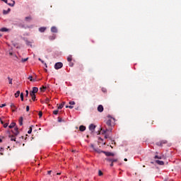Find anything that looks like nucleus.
<instances>
[{"instance_id": "obj_1", "label": "nucleus", "mask_w": 181, "mask_h": 181, "mask_svg": "<svg viewBox=\"0 0 181 181\" xmlns=\"http://www.w3.org/2000/svg\"><path fill=\"white\" fill-rule=\"evenodd\" d=\"M114 122H115V119L111 117L106 122L105 130H103V134L105 135V139H112V136L111 132H112V127L114 126Z\"/></svg>"}, {"instance_id": "obj_2", "label": "nucleus", "mask_w": 181, "mask_h": 181, "mask_svg": "<svg viewBox=\"0 0 181 181\" xmlns=\"http://www.w3.org/2000/svg\"><path fill=\"white\" fill-rule=\"evenodd\" d=\"M90 146H91V148H93V149H94V151H95V152H98V153H101V152H102V153H105V155L106 156H114V153H111V152H105V151H101V150H100V149H98V148H95L93 144H91Z\"/></svg>"}, {"instance_id": "obj_3", "label": "nucleus", "mask_w": 181, "mask_h": 181, "mask_svg": "<svg viewBox=\"0 0 181 181\" xmlns=\"http://www.w3.org/2000/svg\"><path fill=\"white\" fill-rule=\"evenodd\" d=\"M117 159H107V165H110V166L112 167L114 166V163H117Z\"/></svg>"}, {"instance_id": "obj_4", "label": "nucleus", "mask_w": 181, "mask_h": 181, "mask_svg": "<svg viewBox=\"0 0 181 181\" xmlns=\"http://www.w3.org/2000/svg\"><path fill=\"white\" fill-rule=\"evenodd\" d=\"M63 67V63L62 62H57L54 64V69L59 70V69H62Z\"/></svg>"}, {"instance_id": "obj_5", "label": "nucleus", "mask_w": 181, "mask_h": 181, "mask_svg": "<svg viewBox=\"0 0 181 181\" xmlns=\"http://www.w3.org/2000/svg\"><path fill=\"white\" fill-rule=\"evenodd\" d=\"M166 144H168V141H166V140H163V141L156 143L157 146H163V145H165Z\"/></svg>"}, {"instance_id": "obj_6", "label": "nucleus", "mask_w": 181, "mask_h": 181, "mask_svg": "<svg viewBox=\"0 0 181 181\" xmlns=\"http://www.w3.org/2000/svg\"><path fill=\"white\" fill-rule=\"evenodd\" d=\"M11 132L13 134V135H14L15 136H18V135H19V130L18 127H15L14 130H12Z\"/></svg>"}, {"instance_id": "obj_7", "label": "nucleus", "mask_w": 181, "mask_h": 181, "mask_svg": "<svg viewBox=\"0 0 181 181\" xmlns=\"http://www.w3.org/2000/svg\"><path fill=\"white\" fill-rule=\"evenodd\" d=\"M39 91V88L37 87H33V90L30 92V94H36Z\"/></svg>"}, {"instance_id": "obj_8", "label": "nucleus", "mask_w": 181, "mask_h": 181, "mask_svg": "<svg viewBox=\"0 0 181 181\" xmlns=\"http://www.w3.org/2000/svg\"><path fill=\"white\" fill-rule=\"evenodd\" d=\"M3 1V2H5V4H8L9 6H15V1L11 0L12 1V4L11 3H8V0H1Z\"/></svg>"}, {"instance_id": "obj_9", "label": "nucleus", "mask_w": 181, "mask_h": 181, "mask_svg": "<svg viewBox=\"0 0 181 181\" xmlns=\"http://www.w3.org/2000/svg\"><path fill=\"white\" fill-rule=\"evenodd\" d=\"M8 138L10 139V141H14V142H16V136H15L14 134L9 135Z\"/></svg>"}, {"instance_id": "obj_10", "label": "nucleus", "mask_w": 181, "mask_h": 181, "mask_svg": "<svg viewBox=\"0 0 181 181\" xmlns=\"http://www.w3.org/2000/svg\"><path fill=\"white\" fill-rule=\"evenodd\" d=\"M89 129L90 131H91V132H94V131L95 130V125H94L93 124H90Z\"/></svg>"}, {"instance_id": "obj_11", "label": "nucleus", "mask_w": 181, "mask_h": 181, "mask_svg": "<svg viewBox=\"0 0 181 181\" xmlns=\"http://www.w3.org/2000/svg\"><path fill=\"white\" fill-rule=\"evenodd\" d=\"M98 111L99 112H103V111H104V107H103V105H100L98 107Z\"/></svg>"}, {"instance_id": "obj_12", "label": "nucleus", "mask_w": 181, "mask_h": 181, "mask_svg": "<svg viewBox=\"0 0 181 181\" xmlns=\"http://www.w3.org/2000/svg\"><path fill=\"white\" fill-rule=\"evenodd\" d=\"M30 95L33 100V101H36V95L33 93H30Z\"/></svg>"}, {"instance_id": "obj_13", "label": "nucleus", "mask_w": 181, "mask_h": 181, "mask_svg": "<svg viewBox=\"0 0 181 181\" xmlns=\"http://www.w3.org/2000/svg\"><path fill=\"white\" fill-rule=\"evenodd\" d=\"M51 32H52L53 33H57V28L52 27Z\"/></svg>"}, {"instance_id": "obj_14", "label": "nucleus", "mask_w": 181, "mask_h": 181, "mask_svg": "<svg viewBox=\"0 0 181 181\" xmlns=\"http://www.w3.org/2000/svg\"><path fill=\"white\" fill-rule=\"evenodd\" d=\"M10 107H11L12 111H15V110L17 109L16 106H15V104H13V103H11Z\"/></svg>"}, {"instance_id": "obj_15", "label": "nucleus", "mask_w": 181, "mask_h": 181, "mask_svg": "<svg viewBox=\"0 0 181 181\" xmlns=\"http://www.w3.org/2000/svg\"><path fill=\"white\" fill-rule=\"evenodd\" d=\"M18 122H19V125H21V126L23 125V117H20Z\"/></svg>"}, {"instance_id": "obj_16", "label": "nucleus", "mask_w": 181, "mask_h": 181, "mask_svg": "<svg viewBox=\"0 0 181 181\" xmlns=\"http://www.w3.org/2000/svg\"><path fill=\"white\" fill-rule=\"evenodd\" d=\"M16 125V122H11V124L8 126V128L11 129V128H15V126Z\"/></svg>"}, {"instance_id": "obj_17", "label": "nucleus", "mask_w": 181, "mask_h": 181, "mask_svg": "<svg viewBox=\"0 0 181 181\" xmlns=\"http://www.w3.org/2000/svg\"><path fill=\"white\" fill-rule=\"evenodd\" d=\"M86 129V127L83 125H81L79 127V131H81V132H83V131Z\"/></svg>"}, {"instance_id": "obj_18", "label": "nucleus", "mask_w": 181, "mask_h": 181, "mask_svg": "<svg viewBox=\"0 0 181 181\" xmlns=\"http://www.w3.org/2000/svg\"><path fill=\"white\" fill-rule=\"evenodd\" d=\"M9 12H11V8H8L7 11H6V10H4V11H3L4 15H8V13Z\"/></svg>"}, {"instance_id": "obj_19", "label": "nucleus", "mask_w": 181, "mask_h": 181, "mask_svg": "<svg viewBox=\"0 0 181 181\" xmlns=\"http://www.w3.org/2000/svg\"><path fill=\"white\" fill-rule=\"evenodd\" d=\"M64 104H66L65 102H63L61 105L58 106V110H62L64 107Z\"/></svg>"}, {"instance_id": "obj_20", "label": "nucleus", "mask_w": 181, "mask_h": 181, "mask_svg": "<svg viewBox=\"0 0 181 181\" xmlns=\"http://www.w3.org/2000/svg\"><path fill=\"white\" fill-rule=\"evenodd\" d=\"M156 163H158V165H164L165 163L162 160H156Z\"/></svg>"}, {"instance_id": "obj_21", "label": "nucleus", "mask_w": 181, "mask_h": 181, "mask_svg": "<svg viewBox=\"0 0 181 181\" xmlns=\"http://www.w3.org/2000/svg\"><path fill=\"white\" fill-rule=\"evenodd\" d=\"M25 21L26 22H30V21H32V16H28V17H25Z\"/></svg>"}, {"instance_id": "obj_22", "label": "nucleus", "mask_w": 181, "mask_h": 181, "mask_svg": "<svg viewBox=\"0 0 181 181\" xmlns=\"http://www.w3.org/2000/svg\"><path fill=\"white\" fill-rule=\"evenodd\" d=\"M39 30H40V32L43 33L46 30V28L41 27V28H39Z\"/></svg>"}, {"instance_id": "obj_23", "label": "nucleus", "mask_w": 181, "mask_h": 181, "mask_svg": "<svg viewBox=\"0 0 181 181\" xmlns=\"http://www.w3.org/2000/svg\"><path fill=\"white\" fill-rule=\"evenodd\" d=\"M19 95H21V91L18 90V91L15 93V97H16V98H18V97H19Z\"/></svg>"}, {"instance_id": "obj_24", "label": "nucleus", "mask_w": 181, "mask_h": 181, "mask_svg": "<svg viewBox=\"0 0 181 181\" xmlns=\"http://www.w3.org/2000/svg\"><path fill=\"white\" fill-rule=\"evenodd\" d=\"M0 32H8V28H2L0 29Z\"/></svg>"}, {"instance_id": "obj_25", "label": "nucleus", "mask_w": 181, "mask_h": 181, "mask_svg": "<svg viewBox=\"0 0 181 181\" xmlns=\"http://www.w3.org/2000/svg\"><path fill=\"white\" fill-rule=\"evenodd\" d=\"M28 80H30V81H36V79H33V77L32 76L28 77Z\"/></svg>"}, {"instance_id": "obj_26", "label": "nucleus", "mask_w": 181, "mask_h": 181, "mask_svg": "<svg viewBox=\"0 0 181 181\" xmlns=\"http://www.w3.org/2000/svg\"><path fill=\"white\" fill-rule=\"evenodd\" d=\"M40 91H42V93H45V90H46V86H42L40 88Z\"/></svg>"}, {"instance_id": "obj_27", "label": "nucleus", "mask_w": 181, "mask_h": 181, "mask_svg": "<svg viewBox=\"0 0 181 181\" xmlns=\"http://www.w3.org/2000/svg\"><path fill=\"white\" fill-rule=\"evenodd\" d=\"M25 43H26L27 46H32V42H30L28 41V40H26V41H25Z\"/></svg>"}, {"instance_id": "obj_28", "label": "nucleus", "mask_w": 181, "mask_h": 181, "mask_svg": "<svg viewBox=\"0 0 181 181\" xmlns=\"http://www.w3.org/2000/svg\"><path fill=\"white\" fill-rule=\"evenodd\" d=\"M155 159H163V157H161V156H158V155H156L155 157H154Z\"/></svg>"}, {"instance_id": "obj_29", "label": "nucleus", "mask_w": 181, "mask_h": 181, "mask_svg": "<svg viewBox=\"0 0 181 181\" xmlns=\"http://www.w3.org/2000/svg\"><path fill=\"white\" fill-rule=\"evenodd\" d=\"M8 125H9V122H6L5 124L4 123L3 127H4V128H7Z\"/></svg>"}, {"instance_id": "obj_30", "label": "nucleus", "mask_w": 181, "mask_h": 181, "mask_svg": "<svg viewBox=\"0 0 181 181\" xmlns=\"http://www.w3.org/2000/svg\"><path fill=\"white\" fill-rule=\"evenodd\" d=\"M28 59H29V58L22 59H21L22 63H25V62H28Z\"/></svg>"}, {"instance_id": "obj_31", "label": "nucleus", "mask_w": 181, "mask_h": 181, "mask_svg": "<svg viewBox=\"0 0 181 181\" xmlns=\"http://www.w3.org/2000/svg\"><path fill=\"white\" fill-rule=\"evenodd\" d=\"M9 84H12V78L11 77H8Z\"/></svg>"}, {"instance_id": "obj_32", "label": "nucleus", "mask_w": 181, "mask_h": 181, "mask_svg": "<svg viewBox=\"0 0 181 181\" xmlns=\"http://www.w3.org/2000/svg\"><path fill=\"white\" fill-rule=\"evenodd\" d=\"M20 97H21V101H23V93H21L20 94Z\"/></svg>"}, {"instance_id": "obj_33", "label": "nucleus", "mask_w": 181, "mask_h": 181, "mask_svg": "<svg viewBox=\"0 0 181 181\" xmlns=\"http://www.w3.org/2000/svg\"><path fill=\"white\" fill-rule=\"evenodd\" d=\"M71 60H72V58H71V56L70 55V56H69V57H67V61H68V62H71Z\"/></svg>"}, {"instance_id": "obj_34", "label": "nucleus", "mask_w": 181, "mask_h": 181, "mask_svg": "<svg viewBox=\"0 0 181 181\" xmlns=\"http://www.w3.org/2000/svg\"><path fill=\"white\" fill-rule=\"evenodd\" d=\"M69 104H70V105H76V102H74V101H70V102H69Z\"/></svg>"}, {"instance_id": "obj_35", "label": "nucleus", "mask_w": 181, "mask_h": 181, "mask_svg": "<svg viewBox=\"0 0 181 181\" xmlns=\"http://www.w3.org/2000/svg\"><path fill=\"white\" fill-rule=\"evenodd\" d=\"M53 114H54V115H57V114H59V110H54V111H53Z\"/></svg>"}, {"instance_id": "obj_36", "label": "nucleus", "mask_w": 181, "mask_h": 181, "mask_svg": "<svg viewBox=\"0 0 181 181\" xmlns=\"http://www.w3.org/2000/svg\"><path fill=\"white\" fill-rule=\"evenodd\" d=\"M38 115H39L40 118H42V116L43 115V113L42 112V111L39 112Z\"/></svg>"}, {"instance_id": "obj_37", "label": "nucleus", "mask_w": 181, "mask_h": 181, "mask_svg": "<svg viewBox=\"0 0 181 181\" xmlns=\"http://www.w3.org/2000/svg\"><path fill=\"white\" fill-rule=\"evenodd\" d=\"M28 134H32V127L29 128V130L28 132Z\"/></svg>"}, {"instance_id": "obj_38", "label": "nucleus", "mask_w": 181, "mask_h": 181, "mask_svg": "<svg viewBox=\"0 0 181 181\" xmlns=\"http://www.w3.org/2000/svg\"><path fill=\"white\" fill-rule=\"evenodd\" d=\"M4 107H6V104H2V105H0V108H4Z\"/></svg>"}, {"instance_id": "obj_39", "label": "nucleus", "mask_w": 181, "mask_h": 181, "mask_svg": "<svg viewBox=\"0 0 181 181\" xmlns=\"http://www.w3.org/2000/svg\"><path fill=\"white\" fill-rule=\"evenodd\" d=\"M49 39L51 40H54V39H56V37L55 36H52V37H49Z\"/></svg>"}, {"instance_id": "obj_40", "label": "nucleus", "mask_w": 181, "mask_h": 181, "mask_svg": "<svg viewBox=\"0 0 181 181\" xmlns=\"http://www.w3.org/2000/svg\"><path fill=\"white\" fill-rule=\"evenodd\" d=\"M99 176H103V172L101 170L98 171Z\"/></svg>"}, {"instance_id": "obj_41", "label": "nucleus", "mask_w": 181, "mask_h": 181, "mask_svg": "<svg viewBox=\"0 0 181 181\" xmlns=\"http://www.w3.org/2000/svg\"><path fill=\"white\" fill-rule=\"evenodd\" d=\"M25 97H28L29 96V90H25Z\"/></svg>"}, {"instance_id": "obj_42", "label": "nucleus", "mask_w": 181, "mask_h": 181, "mask_svg": "<svg viewBox=\"0 0 181 181\" xmlns=\"http://www.w3.org/2000/svg\"><path fill=\"white\" fill-rule=\"evenodd\" d=\"M103 93H105L107 91V89L105 88H102Z\"/></svg>"}, {"instance_id": "obj_43", "label": "nucleus", "mask_w": 181, "mask_h": 181, "mask_svg": "<svg viewBox=\"0 0 181 181\" xmlns=\"http://www.w3.org/2000/svg\"><path fill=\"white\" fill-rule=\"evenodd\" d=\"M38 60H39L40 62H41V63H42V64H44L45 61L42 60V59H40V58H39Z\"/></svg>"}, {"instance_id": "obj_44", "label": "nucleus", "mask_w": 181, "mask_h": 181, "mask_svg": "<svg viewBox=\"0 0 181 181\" xmlns=\"http://www.w3.org/2000/svg\"><path fill=\"white\" fill-rule=\"evenodd\" d=\"M29 110H30L29 106H28H28H26V111H27V112H29Z\"/></svg>"}, {"instance_id": "obj_45", "label": "nucleus", "mask_w": 181, "mask_h": 181, "mask_svg": "<svg viewBox=\"0 0 181 181\" xmlns=\"http://www.w3.org/2000/svg\"><path fill=\"white\" fill-rule=\"evenodd\" d=\"M47 173H48V175H50V174L52 173V170H49V171L47 172Z\"/></svg>"}, {"instance_id": "obj_46", "label": "nucleus", "mask_w": 181, "mask_h": 181, "mask_svg": "<svg viewBox=\"0 0 181 181\" xmlns=\"http://www.w3.org/2000/svg\"><path fill=\"white\" fill-rule=\"evenodd\" d=\"M44 65L45 66L46 69H47V64L44 62Z\"/></svg>"}, {"instance_id": "obj_47", "label": "nucleus", "mask_w": 181, "mask_h": 181, "mask_svg": "<svg viewBox=\"0 0 181 181\" xmlns=\"http://www.w3.org/2000/svg\"><path fill=\"white\" fill-rule=\"evenodd\" d=\"M73 107H74L71 106V105H69V108H70V110H72Z\"/></svg>"}, {"instance_id": "obj_48", "label": "nucleus", "mask_w": 181, "mask_h": 181, "mask_svg": "<svg viewBox=\"0 0 181 181\" xmlns=\"http://www.w3.org/2000/svg\"><path fill=\"white\" fill-rule=\"evenodd\" d=\"M58 121H59V122H62V119H60V117H59Z\"/></svg>"}, {"instance_id": "obj_49", "label": "nucleus", "mask_w": 181, "mask_h": 181, "mask_svg": "<svg viewBox=\"0 0 181 181\" xmlns=\"http://www.w3.org/2000/svg\"><path fill=\"white\" fill-rule=\"evenodd\" d=\"M0 122H1V125H4V121L1 120Z\"/></svg>"}, {"instance_id": "obj_50", "label": "nucleus", "mask_w": 181, "mask_h": 181, "mask_svg": "<svg viewBox=\"0 0 181 181\" xmlns=\"http://www.w3.org/2000/svg\"><path fill=\"white\" fill-rule=\"evenodd\" d=\"M69 66H70L71 67H73V64L71 63V64H69Z\"/></svg>"}, {"instance_id": "obj_51", "label": "nucleus", "mask_w": 181, "mask_h": 181, "mask_svg": "<svg viewBox=\"0 0 181 181\" xmlns=\"http://www.w3.org/2000/svg\"><path fill=\"white\" fill-rule=\"evenodd\" d=\"M10 56H12L13 53L12 52H9Z\"/></svg>"}, {"instance_id": "obj_52", "label": "nucleus", "mask_w": 181, "mask_h": 181, "mask_svg": "<svg viewBox=\"0 0 181 181\" xmlns=\"http://www.w3.org/2000/svg\"><path fill=\"white\" fill-rule=\"evenodd\" d=\"M128 161V159H124V162H127Z\"/></svg>"}, {"instance_id": "obj_53", "label": "nucleus", "mask_w": 181, "mask_h": 181, "mask_svg": "<svg viewBox=\"0 0 181 181\" xmlns=\"http://www.w3.org/2000/svg\"><path fill=\"white\" fill-rule=\"evenodd\" d=\"M0 151H1V152H2V151H4V148H1L0 149Z\"/></svg>"}, {"instance_id": "obj_54", "label": "nucleus", "mask_w": 181, "mask_h": 181, "mask_svg": "<svg viewBox=\"0 0 181 181\" xmlns=\"http://www.w3.org/2000/svg\"><path fill=\"white\" fill-rule=\"evenodd\" d=\"M57 175H62V173H57Z\"/></svg>"}, {"instance_id": "obj_55", "label": "nucleus", "mask_w": 181, "mask_h": 181, "mask_svg": "<svg viewBox=\"0 0 181 181\" xmlns=\"http://www.w3.org/2000/svg\"><path fill=\"white\" fill-rule=\"evenodd\" d=\"M99 139H100V141H103V139H101V138H99Z\"/></svg>"}, {"instance_id": "obj_56", "label": "nucleus", "mask_w": 181, "mask_h": 181, "mask_svg": "<svg viewBox=\"0 0 181 181\" xmlns=\"http://www.w3.org/2000/svg\"><path fill=\"white\" fill-rule=\"evenodd\" d=\"M69 105H66V108H69Z\"/></svg>"}, {"instance_id": "obj_57", "label": "nucleus", "mask_w": 181, "mask_h": 181, "mask_svg": "<svg viewBox=\"0 0 181 181\" xmlns=\"http://www.w3.org/2000/svg\"><path fill=\"white\" fill-rule=\"evenodd\" d=\"M72 152H76V150H72Z\"/></svg>"}, {"instance_id": "obj_58", "label": "nucleus", "mask_w": 181, "mask_h": 181, "mask_svg": "<svg viewBox=\"0 0 181 181\" xmlns=\"http://www.w3.org/2000/svg\"><path fill=\"white\" fill-rule=\"evenodd\" d=\"M0 142H2V139H0Z\"/></svg>"}, {"instance_id": "obj_59", "label": "nucleus", "mask_w": 181, "mask_h": 181, "mask_svg": "<svg viewBox=\"0 0 181 181\" xmlns=\"http://www.w3.org/2000/svg\"><path fill=\"white\" fill-rule=\"evenodd\" d=\"M1 121H2V119H1V117H0V122H1Z\"/></svg>"}, {"instance_id": "obj_60", "label": "nucleus", "mask_w": 181, "mask_h": 181, "mask_svg": "<svg viewBox=\"0 0 181 181\" xmlns=\"http://www.w3.org/2000/svg\"><path fill=\"white\" fill-rule=\"evenodd\" d=\"M22 139H23V136H21Z\"/></svg>"}, {"instance_id": "obj_61", "label": "nucleus", "mask_w": 181, "mask_h": 181, "mask_svg": "<svg viewBox=\"0 0 181 181\" xmlns=\"http://www.w3.org/2000/svg\"><path fill=\"white\" fill-rule=\"evenodd\" d=\"M38 166H40V163L38 164Z\"/></svg>"}, {"instance_id": "obj_62", "label": "nucleus", "mask_w": 181, "mask_h": 181, "mask_svg": "<svg viewBox=\"0 0 181 181\" xmlns=\"http://www.w3.org/2000/svg\"><path fill=\"white\" fill-rule=\"evenodd\" d=\"M1 36H2V35L0 34V37H1Z\"/></svg>"}, {"instance_id": "obj_63", "label": "nucleus", "mask_w": 181, "mask_h": 181, "mask_svg": "<svg viewBox=\"0 0 181 181\" xmlns=\"http://www.w3.org/2000/svg\"><path fill=\"white\" fill-rule=\"evenodd\" d=\"M112 142H114V144H115V142L114 141Z\"/></svg>"}, {"instance_id": "obj_64", "label": "nucleus", "mask_w": 181, "mask_h": 181, "mask_svg": "<svg viewBox=\"0 0 181 181\" xmlns=\"http://www.w3.org/2000/svg\"><path fill=\"white\" fill-rule=\"evenodd\" d=\"M104 145H105V143H103Z\"/></svg>"}]
</instances>
